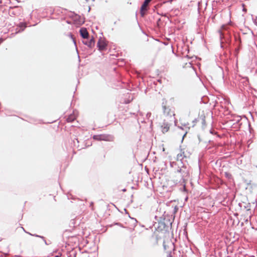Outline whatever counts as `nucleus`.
Returning <instances> with one entry per match:
<instances>
[{"mask_svg":"<svg viewBox=\"0 0 257 257\" xmlns=\"http://www.w3.org/2000/svg\"><path fill=\"white\" fill-rule=\"evenodd\" d=\"M225 176H226L227 177L229 178V176H231V175H230V174H229V173H225Z\"/></svg>","mask_w":257,"mask_h":257,"instance_id":"4468645a","label":"nucleus"},{"mask_svg":"<svg viewBox=\"0 0 257 257\" xmlns=\"http://www.w3.org/2000/svg\"><path fill=\"white\" fill-rule=\"evenodd\" d=\"M162 106L164 115L168 117V119H169L170 121H173L175 118V112L174 108L167 107L166 105L164 104V103H163Z\"/></svg>","mask_w":257,"mask_h":257,"instance_id":"f257e3e1","label":"nucleus"},{"mask_svg":"<svg viewBox=\"0 0 257 257\" xmlns=\"http://www.w3.org/2000/svg\"><path fill=\"white\" fill-rule=\"evenodd\" d=\"M185 157H186V156L185 154V152L182 149H181L180 150V153L178 154L177 156V160L182 161V160Z\"/></svg>","mask_w":257,"mask_h":257,"instance_id":"1a4fd4ad","label":"nucleus"},{"mask_svg":"<svg viewBox=\"0 0 257 257\" xmlns=\"http://www.w3.org/2000/svg\"><path fill=\"white\" fill-rule=\"evenodd\" d=\"M256 167L257 168V165L256 166Z\"/></svg>","mask_w":257,"mask_h":257,"instance_id":"6ab92c4d","label":"nucleus"},{"mask_svg":"<svg viewBox=\"0 0 257 257\" xmlns=\"http://www.w3.org/2000/svg\"><path fill=\"white\" fill-rule=\"evenodd\" d=\"M90 0H86V2H89Z\"/></svg>","mask_w":257,"mask_h":257,"instance_id":"a211bd4d","label":"nucleus"},{"mask_svg":"<svg viewBox=\"0 0 257 257\" xmlns=\"http://www.w3.org/2000/svg\"><path fill=\"white\" fill-rule=\"evenodd\" d=\"M170 124L168 121H166V120H164V121L163 124L161 125L162 131L163 133L167 132L170 128Z\"/></svg>","mask_w":257,"mask_h":257,"instance_id":"0eeeda50","label":"nucleus"},{"mask_svg":"<svg viewBox=\"0 0 257 257\" xmlns=\"http://www.w3.org/2000/svg\"><path fill=\"white\" fill-rule=\"evenodd\" d=\"M93 139L97 141H112L113 137L109 135L101 134L94 135Z\"/></svg>","mask_w":257,"mask_h":257,"instance_id":"f03ea898","label":"nucleus"},{"mask_svg":"<svg viewBox=\"0 0 257 257\" xmlns=\"http://www.w3.org/2000/svg\"><path fill=\"white\" fill-rule=\"evenodd\" d=\"M201 121L203 125L205 124V116L204 115H201L199 118L197 119H195L194 121Z\"/></svg>","mask_w":257,"mask_h":257,"instance_id":"9b49d317","label":"nucleus"},{"mask_svg":"<svg viewBox=\"0 0 257 257\" xmlns=\"http://www.w3.org/2000/svg\"><path fill=\"white\" fill-rule=\"evenodd\" d=\"M177 172L181 174L182 178L186 177L188 176V172L186 169V167H183L177 170Z\"/></svg>","mask_w":257,"mask_h":257,"instance_id":"423d86ee","label":"nucleus"},{"mask_svg":"<svg viewBox=\"0 0 257 257\" xmlns=\"http://www.w3.org/2000/svg\"><path fill=\"white\" fill-rule=\"evenodd\" d=\"M152 0H145L143 4L142 5L140 10V13L142 17H144L145 12L147 11V6Z\"/></svg>","mask_w":257,"mask_h":257,"instance_id":"7ed1b4c3","label":"nucleus"},{"mask_svg":"<svg viewBox=\"0 0 257 257\" xmlns=\"http://www.w3.org/2000/svg\"><path fill=\"white\" fill-rule=\"evenodd\" d=\"M151 115V112H148L147 114V116L148 117H150Z\"/></svg>","mask_w":257,"mask_h":257,"instance_id":"2eb2a0df","label":"nucleus"},{"mask_svg":"<svg viewBox=\"0 0 257 257\" xmlns=\"http://www.w3.org/2000/svg\"><path fill=\"white\" fill-rule=\"evenodd\" d=\"M79 32H80V34L81 36L83 39H87V38H88L89 34H88V32H87V31L86 28H81Z\"/></svg>","mask_w":257,"mask_h":257,"instance_id":"6e6552de","label":"nucleus"},{"mask_svg":"<svg viewBox=\"0 0 257 257\" xmlns=\"http://www.w3.org/2000/svg\"><path fill=\"white\" fill-rule=\"evenodd\" d=\"M167 257H173L172 253L171 251L168 252Z\"/></svg>","mask_w":257,"mask_h":257,"instance_id":"ddd939ff","label":"nucleus"},{"mask_svg":"<svg viewBox=\"0 0 257 257\" xmlns=\"http://www.w3.org/2000/svg\"><path fill=\"white\" fill-rule=\"evenodd\" d=\"M75 119V117L74 115H69L67 118V122H72Z\"/></svg>","mask_w":257,"mask_h":257,"instance_id":"f8f14e48","label":"nucleus"},{"mask_svg":"<svg viewBox=\"0 0 257 257\" xmlns=\"http://www.w3.org/2000/svg\"><path fill=\"white\" fill-rule=\"evenodd\" d=\"M224 28H225V26H222V28H223V29H224Z\"/></svg>","mask_w":257,"mask_h":257,"instance_id":"f3484780","label":"nucleus"},{"mask_svg":"<svg viewBox=\"0 0 257 257\" xmlns=\"http://www.w3.org/2000/svg\"><path fill=\"white\" fill-rule=\"evenodd\" d=\"M83 43L85 45H87L89 48H92L94 46L95 41L93 37H91V38L84 39L83 41Z\"/></svg>","mask_w":257,"mask_h":257,"instance_id":"20e7f679","label":"nucleus"},{"mask_svg":"<svg viewBox=\"0 0 257 257\" xmlns=\"http://www.w3.org/2000/svg\"><path fill=\"white\" fill-rule=\"evenodd\" d=\"M23 229L24 231L26 233H28V234H30V235H31V236H36V237H40V238H41L43 239V240H44V242H45V244H46V245H48V243H47V242L46 240H45V237H44V236H41V235H37V234H32V233H30V232H29L26 231L24 229V228H23Z\"/></svg>","mask_w":257,"mask_h":257,"instance_id":"9d476101","label":"nucleus"},{"mask_svg":"<svg viewBox=\"0 0 257 257\" xmlns=\"http://www.w3.org/2000/svg\"><path fill=\"white\" fill-rule=\"evenodd\" d=\"M97 47L100 51H104L106 49L107 44L103 40H99L97 43Z\"/></svg>","mask_w":257,"mask_h":257,"instance_id":"39448f33","label":"nucleus"},{"mask_svg":"<svg viewBox=\"0 0 257 257\" xmlns=\"http://www.w3.org/2000/svg\"><path fill=\"white\" fill-rule=\"evenodd\" d=\"M164 247L165 249H166V245H164Z\"/></svg>","mask_w":257,"mask_h":257,"instance_id":"dca6fc26","label":"nucleus"}]
</instances>
